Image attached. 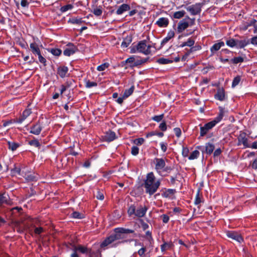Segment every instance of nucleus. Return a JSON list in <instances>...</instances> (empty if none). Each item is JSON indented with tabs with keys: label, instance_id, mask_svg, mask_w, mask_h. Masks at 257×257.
Returning a JSON list of instances; mask_svg holds the SVG:
<instances>
[{
	"label": "nucleus",
	"instance_id": "obj_2",
	"mask_svg": "<svg viewBox=\"0 0 257 257\" xmlns=\"http://www.w3.org/2000/svg\"><path fill=\"white\" fill-rule=\"evenodd\" d=\"M134 230L124 228H116L114 229V233L111 234L106 238L100 244L101 247H104L111 244L115 241L125 238V234L132 233Z\"/></svg>",
	"mask_w": 257,
	"mask_h": 257
},
{
	"label": "nucleus",
	"instance_id": "obj_3",
	"mask_svg": "<svg viewBox=\"0 0 257 257\" xmlns=\"http://www.w3.org/2000/svg\"><path fill=\"white\" fill-rule=\"evenodd\" d=\"M155 165V169L157 172L161 176L165 177L173 170L171 166H166L165 161L163 158H155L154 159Z\"/></svg>",
	"mask_w": 257,
	"mask_h": 257
},
{
	"label": "nucleus",
	"instance_id": "obj_30",
	"mask_svg": "<svg viewBox=\"0 0 257 257\" xmlns=\"http://www.w3.org/2000/svg\"><path fill=\"white\" fill-rule=\"evenodd\" d=\"M202 202V196L200 194V191L198 190L196 195L195 204L196 205H199Z\"/></svg>",
	"mask_w": 257,
	"mask_h": 257
},
{
	"label": "nucleus",
	"instance_id": "obj_42",
	"mask_svg": "<svg viewBox=\"0 0 257 257\" xmlns=\"http://www.w3.org/2000/svg\"><path fill=\"white\" fill-rule=\"evenodd\" d=\"M50 52L56 56H60L62 53V51L59 49H51Z\"/></svg>",
	"mask_w": 257,
	"mask_h": 257
},
{
	"label": "nucleus",
	"instance_id": "obj_40",
	"mask_svg": "<svg viewBox=\"0 0 257 257\" xmlns=\"http://www.w3.org/2000/svg\"><path fill=\"white\" fill-rule=\"evenodd\" d=\"M240 80H241V77L240 76H237L236 77H235L233 80V81L232 83V87H234L236 85H237L239 84V83L240 82Z\"/></svg>",
	"mask_w": 257,
	"mask_h": 257
},
{
	"label": "nucleus",
	"instance_id": "obj_38",
	"mask_svg": "<svg viewBox=\"0 0 257 257\" xmlns=\"http://www.w3.org/2000/svg\"><path fill=\"white\" fill-rule=\"evenodd\" d=\"M71 216L74 218L82 219L84 218V214L75 211L71 214Z\"/></svg>",
	"mask_w": 257,
	"mask_h": 257
},
{
	"label": "nucleus",
	"instance_id": "obj_22",
	"mask_svg": "<svg viewBox=\"0 0 257 257\" xmlns=\"http://www.w3.org/2000/svg\"><path fill=\"white\" fill-rule=\"evenodd\" d=\"M215 98L220 101H223L225 99V93L223 88H219L217 90V93L215 94Z\"/></svg>",
	"mask_w": 257,
	"mask_h": 257
},
{
	"label": "nucleus",
	"instance_id": "obj_33",
	"mask_svg": "<svg viewBox=\"0 0 257 257\" xmlns=\"http://www.w3.org/2000/svg\"><path fill=\"white\" fill-rule=\"evenodd\" d=\"M226 44L230 47H234L235 46H236V44L235 43V39L233 38H230L227 40L226 42Z\"/></svg>",
	"mask_w": 257,
	"mask_h": 257
},
{
	"label": "nucleus",
	"instance_id": "obj_44",
	"mask_svg": "<svg viewBox=\"0 0 257 257\" xmlns=\"http://www.w3.org/2000/svg\"><path fill=\"white\" fill-rule=\"evenodd\" d=\"M164 116V114L159 115H155L152 117V119L157 122H160L162 120Z\"/></svg>",
	"mask_w": 257,
	"mask_h": 257
},
{
	"label": "nucleus",
	"instance_id": "obj_14",
	"mask_svg": "<svg viewBox=\"0 0 257 257\" xmlns=\"http://www.w3.org/2000/svg\"><path fill=\"white\" fill-rule=\"evenodd\" d=\"M30 129V133L35 135H38L41 133L42 130V127L40 124L39 122H38L35 124L32 125Z\"/></svg>",
	"mask_w": 257,
	"mask_h": 257
},
{
	"label": "nucleus",
	"instance_id": "obj_13",
	"mask_svg": "<svg viewBox=\"0 0 257 257\" xmlns=\"http://www.w3.org/2000/svg\"><path fill=\"white\" fill-rule=\"evenodd\" d=\"M31 113V111L30 109H26L25 110L22 115H21L19 118L14 119V121L15 122L17 123H22L28 116H29Z\"/></svg>",
	"mask_w": 257,
	"mask_h": 257
},
{
	"label": "nucleus",
	"instance_id": "obj_16",
	"mask_svg": "<svg viewBox=\"0 0 257 257\" xmlns=\"http://www.w3.org/2000/svg\"><path fill=\"white\" fill-rule=\"evenodd\" d=\"M148 210L146 206H140L136 210L135 215L138 217H143L145 216Z\"/></svg>",
	"mask_w": 257,
	"mask_h": 257
},
{
	"label": "nucleus",
	"instance_id": "obj_15",
	"mask_svg": "<svg viewBox=\"0 0 257 257\" xmlns=\"http://www.w3.org/2000/svg\"><path fill=\"white\" fill-rule=\"evenodd\" d=\"M116 139V135L114 132L109 131L105 134L104 140L106 142H111Z\"/></svg>",
	"mask_w": 257,
	"mask_h": 257
},
{
	"label": "nucleus",
	"instance_id": "obj_1",
	"mask_svg": "<svg viewBox=\"0 0 257 257\" xmlns=\"http://www.w3.org/2000/svg\"><path fill=\"white\" fill-rule=\"evenodd\" d=\"M160 185V180H156L154 173L150 172L147 174L141 186L145 189L146 194L152 196L157 192Z\"/></svg>",
	"mask_w": 257,
	"mask_h": 257
},
{
	"label": "nucleus",
	"instance_id": "obj_31",
	"mask_svg": "<svg viewBox=\"0 0 257 257\" xmlns=\"http://www.w3.org/2000/svg\"><path fill=\"white\" fill-rule=\"evenodd\" d=\"M134 86H132L131 88H130L128 89H126L123 95L124 96V98H127L129 96H130L133 92L134 90Z\"/></svg>",
	"mask_w": 257,
	"mask_h": 257
},
{
	"label": "nucleus",
	"instance_id": "obj_32",
	"mask_svg": "<svg viewBox=\"0 0 257 257\" xmlns=\"http://www.w3.org/2000/svg\"><path fill=\"white\" fill-rule=\"evenodd\" d=\"M29 144L31 146H34L38 148H40L41 147L40 143L38 140L36 139L30 141L29 142Z\"/></svg>",
	"mask_w": 257,
	"mask_h": 257
},
{
	"label": "nucleus",
	"instance_id": "obj_41",
	"mask_svg": "<svg viewBox=\"0 0 257 257\" xmlns=\"http://www.w3.org/2000/svg\"><path fill=\"white\" fill-rule=\"evenodd\" d=\"M97 85V83L95 82H91L89 80L85 81V86L87 88H91L92 87H95Z\"/></svg>",
	"mask_w": 257,
	"mask_h": 257
},
{
	"label": "nucleus",
	"instance_id": "obj_35",
	"mask_svg": "<svg viewBox=\"0 0 257 257\" xmlns=\"http://www.w3.org/2000/svg\"><path fill=\"white\" fill-rule=\"evenodd\" d=\"M200 154V153L197 150H195L193 152H192L189 157H188V159L189 160H194L195 159H196L198 158Z\"/></svg>",
	"mask_w": 257,
	"mask_h": 257
},
{
	"label": "nucleus",
	"instance_id": "obj_48",
	"mask_svg": "<svg viewBox=\"0 0 257 257\" xmlns=\"http://www.w3.org/2000/svg\"><path fill=\"white\" fill-rule=\"evenodd\" d=\"M145 142V140L143 138L136 139L134 140V143L136 145H141Z\"/></svg>",
	"mask_w": 257,
	"mask_h": 257
},
{
	"label": "nucleus",
	"instance_id": "obj_19",
	"mask_svg": "<svg viewBox=\"0 0 257 257\" xmlns=\"http://www.w3.org/2000/svg\"><path fill=\"white\" fill-rule=\"evenodd\" d=\"M235 43L236 44L235 47L237 48H243L244 47L249 44V40H246L245 39L243 40L235 39Z\"/></svg>",
	"mask_w": 257,
	"mask_h": 257
},
{
	"label": "nucleus",
	"instance_id": "obj_55",
	"mask_svg": "<svg viewBox=\"0 0 257 257\" xmlns=\"http://www.w3.org/2000/svg\"><path fill=\"white\" fill-rule=\"evenodd\" d=\"M159 128L162 131H165L167 130V125L165 121H163L159 125Z\"/></svg>",
	"mask_w": 257,
	"mask_h": 257
},
{
	"label": "nucleus",
	"instance_id": "obj_59",
	"mask_svg": "<svg viewBox=\"0 0 257 257\" xmlns=\"http://www.w3.org/2000/svg\"><path fill=\"white\" fill-rule=\"evenodd\" d=\"M160 145L162 151L164 153L166 152L167 150V144L166 143H161Z\"/></svg>",
	"mask_w": 257,
	"mask_h": 257
},
{
	"label": "nucleus",
	"instance_id": "obj_49",
	"mask_svg": "<svg viewBox=\"0 0 257 257\" xmlns=\"http://www.w3.org/2000/svg\"><path fill=\"white\" fill-rule=\"evenodd\" d=\"M38 56L39 60L40 63L43 64L44 66L46 65V59L42 56L41 53L37 55Z\"/></svg>",
	"mask_w": 257,
	"mask_h": 257
},
{
	"label": "nucleus",
	"instance_id": "obj_39",
	"mask_svg": "<svg viewBox=\"0 0 257 257\" xmlns=\"http://www.w3.org/2000/svg\"><path fill=\"white\" fill-rule=\"evenodd\" d=\"M109 64L108 63H104L97 67V70L99 71H102L107 68Z\"/></svg>",
	"mask_w": 257,
	"mask_h": 257
},
{
	"label": "nucleus",
	"instance_id": "obj_34",
	"mask_svg": "<svg viewBox=\"0 0 257 257\" xmlns=\"http://www.w3.org/2000/svg\"><path fill=\"white\" fill-rule=\"evenodd\" d=\"M73 8V5L71 4H68L60 8V11L62 13L66 12V11L71 10Z\"/></svg>",
	"mask_w": 257,
	"mask_h": 257
},
{
	"label": "nucleus",
	"instance_id": "obj_47",
	"mask_svg": "<svg viewBox=\"0 0 257 257\" xmlns=\"http://www.w3.org/2000/svg\"><path fill=\"white\" fill-rule=\"evenodd\" d=\"M171 247V244L165 242L164 244H162L161 246V250L162 251H164L165 250L168 249Z\"/></svg>",
	"mask_w": 257,
	"mask_h": 257
},
{
	"label": "nucleus",
	"instance_id": "obj_58",
	"mask_svg": "<svg viewBox=\"0 0 257 257\" xmlns=\"http://www.w3.org/2000/svg\"><path fill=\"white\" fill-rule=\"evenodd\" d=\"M96 197L97 199L102 200L104 199L103 194L100 191H98L96 194Z\"/></svg>",
	"mask_w": 257,
	"mask_h": 257
},
{
	"label": "nucleus",
	"instance_id": "obj_21",
	"mask_svg": "<svg viewBox=\"0 0 257 257\" xmlns=\"http://www.w3.org/2000/svg\"><path fill=\"white\" fill-rule=\"evenodd\" d=\"M131 9V7L130 5L125 4H123L120 6L117 11H116V14L118 15H121L124 12L129 11Z\"/></svg>",
	"mask_w": 257,
	"mask_h": 257
},
{
	"label": "nucleus",
	"instance_id": "obj_10",
	"mask_svg": "<svg viewBox=\"0 0 257 257\" xmlns=\"http://www.w3.org/2000/svg\"><path fill=\"white\" fill-rule=\"evenodd\" d=\"M77 50V47L72 43H69L64 50L63 53L65 56H70Z\"/></svg>",
	"mask_w": 257,
	"mask_h": 257
},
{
	"label": "nucleus",
	"instance_id": "obj_50",
	"mask_svg": "<svg viewBox=\"0 0 257 257\" xmlns=\"http://www.w3.org/2000/svg\"><path fill=\"white\" fill-rule=\"evenodd\" d=\"M139 149L136 146H133L132 148L131 153L134 156H136L139 154Z\"/></svg>",
	"mask_w": 257,
	"mask_h": 257
},
{
	"label": "nucleus",
	"instance_id": "obj_7",
	"mask_svg": "<svg viewBox=\"0 0 257 257\" xmlns=\"http://www.w3.org/2000/svg\"><path fill=\"white\" fill-rule=\"evenodd\" d=\"M241 144L243 145L244 148H250V144L248 143V140L246 137L245 133H241L238 137V144L237 145L239 146Z\"/></svg>",
	"mask_w": 257,
	"mask_h": 257
},
{
	"label": "nucleus",
	"instance_id": "obj_57",
	"mask_svg": "<svg viewBox=\"0 0 257 257\" xmlns=\"http://www.w3.org/2000/svg\"><path fill=\"white\" fill-rule=\"evenodd\" d=\"M174 131L176 137L179 138L181 135V131L180 128L179 127H176L174 129Z\"/></svg>",
	"mask_w": 257,
	"mask_h": 257
},
{
	"label": "nucleus",
	"instance_id": "obj_46",
	"mask_svg": "<svg viewBox=\"0 0 257 257\" xmlns=\"http://www.w3.org/2000/svg\"><path fill=\"white\" fill-rule=\"evenodd\" d=\"M147 61V59H144L141 60H138L137 61H135L134 64H133L131 66H136L138 65H141L144 63H145Z\"/></svg>",
	"mask_w": 257,
	"mask_h": 257
},
{
	"label": "nucleus",
	"instance_id": "obj_60",
	"mask_svg": "<svg viewBox=\"0 0 257 257\" xmlns=\"http://www.w3.org/2000/svg\"><path fill=\"white\" fill-rule=\"evenodd\" d=\"M128 213L130 215L136 214V209L134 206H131L128 210Z\"/></svg>",
	"mask_w": 257,
	"mask_h": 257
},
{
	"label": "nucleus",
	"instance_id": "obj_25",
	"mask_svg": "<svg viewBox=\"0 0 257 257\" xmlns=\"http://www.w3.org/2000/svg\"><path fill=\"white\" fill-rule=\"evenodd\" d=\"M132 39L131 36H127L123 39V41L121 43V46L123 48H126L132 42Z\"/></svg>",
	"mask_w": 257,
	"mask_h": 257
},
{
	"label": "nucleus",
	"instance_id": "obj_36",
	"mask_svg": "<svg viewBox=\"0 0 257 257\" xmlns=\"http://www.w3.org/2000/svg\"><path fill=\"white\" fill-rule=\"evenodd\" d=\"M69 22L73 24H81L84 22L82 18H72Z\"/></svg>",
	"mask_w": 257,
	"mask_h": 257
},
{
	"label": "nucleus",
	"instance_id": "obj_63",
	"mask_svg": "<svg viewBox=\"0 0 257 257\" xmlns=\"http://www.w3.org/2000/svg\"><path fill=\"white\" fill-rule=\"evenodd\" d=\"M175 36V32L173 30H170L167 34V37L169 38L170 39L173 38Z\"/></svg>",
	"mask_w": 257,
	"mask_h": 257
},
{
	"label": "nucleus",
	"instance_id": "obj_45",
	"mask_svg": "<svg viewBox=\"0 0 257 257\" xmlns=\"http://www.w3.org/2000/svg\"><path fill=\"white\" fill-rule=\"evenodd\" d=\"M256 22V21L254 19L251 20L248 22H247L245 24V30H246L248 27L251 26H254L255 23Z\"/></svg>",
	"mask_w": 257,
	"mask_h": 257
},
{
	"label": "nucleus",
	"instance_id": "obj_24",
	"mask_svg": "<svg viewBox=\"0 0 257 257\" xmlns=\"http://www.w3.org/2000/svg\"><path fill=\"white\" fill-rule=\"evenodd\" d=\"M214 146L213 144L211 143H207L205 146V152L207 154L210 155L212 153L213 150H214Z\"/></svg>",
	"mask_w": 257,
	"mask_h": 257
},
{
	"label": "nucleus",
	"instance_id": "obj_52",
	"mask_svg": "<svg viewBox=\"0 0 257 257\" xmlns=\"http://www.w3.org/2000/svg\"><path fill=\"white\" fill-rule=\"evenodd\" d=\"M7 198L5 194H0V205L4 203H7Z\"/></svg>",
	"mask_w": 257,
	"mask_h": 257
},
{
	"label": "nucleus",
	"instance_id": "obj_56",
	"mask_svg": "<svg viewBox=\"0 0 257 257\" xmlns=\"http://www.w3.org/2000/svg\"><path fill=\"white\" fill-rule=\"evenodd\" d=\"M189 151L188 148L183 147L182 149V155L184 157H186L188 156Z\"/></svg>",
	"mask_w": 257,
	"mask_h": 257
},
{
	"label": "nucleus",
	"instance_id": "obj_17",
	"mask_svg": "<svg viewBox=\"0 0 257 257\" xmlns=\"http://www.w3.org/2000/svg\"><path fill=\"white\" fill-rule=\"evenodd\" d=\"M224 46V43L223 41H219L218 43L214 44L211 48L210 51L211 55H213L214 53L218 51L221 47Z\"/></svg>",
	"mask_w": 257,
	"mask_h": 257
},
{
	"label": "nucleus",
	"instance_id": "obj_6",
	"mask_svg": "<svg viewBox=\"0 0 257 257\" xmlns=\"http://www.w3.org/2000/svg\"><path fill=\"white\" fill-rule=\"evenodd\" d=\"M203 4L201 3H196L189 7H186V10L190 12L193 16L199 15L201 12V8Z\"/></svg>",
	"mask_w": 257,
	"mask_h": 257
},
{
	"label": "nucleus",
	"instance_id": "obj_4",
	"mask_svg": "<svg viewBox=\"0 0 257 257\" xmlns=\"http://www.w3.org/2000/svg\"><path fill=\"white\" fill-rule=\"evenodd\" d=\"M224 116V111L221 109L218 116L213 120L200 127V137L205 136L218 122L221 121Z\"/></svg>",
	"mask_w": 257,
	"mask_h": 257
},
{
	"label": "nucleus",
	"instance_id": "obj_23",
	"mask_svg": "<svg viewBox=\"0 0 257 257\" xmlns=\"http://www.w3.org/2000/svg\"><path fill=\"white\" fill-rule=\"evenodd\" d=\"M169 20L166 18H160L156 22V24L160 27H167L169 25Z\"/></svg>",
	"mask_w": 257,
	"mask_h": 257
},
{
	"label": "nucleus",
	"instance_id": "obj_53",
	"mask_svg": "<svg viewBox=\"0 0 257 257\" xmlns=\"http://www.w3.org/2000/svg\"><path fill=\"white\" fill-rule=\"evenodd\" d=\"M161 218L162 219L163 222L164 223H168L170 219L169 216L166 214H163L161 216Z\"/></svg>",
	"mask_w": 257,
	"mask_h": 257
},
{
	"label": "nucleus",
	"instance_id": "obj_43",
	"mask_svg": "<svg viewBox=\"0 0 257 257\" xmlns=\"http://www.w3.org/2000/svg\"><path fill=\"white\" fill-rule=\"evenodd\" d=\"M92 13L96 16H100L102 15V11L101 8H96L93 9Z\"/></svg>",
	"mask_w": 257,
	"mask_h": 257
},
{
	"label": "nucleus",
	"instance_id": "obj_8",
	"mask_svg": "<svg viewBox=\"0 0 257 257\" xmlns=\"http://www.w3.org/2000/svg\"><path fill=\"white\" fill-rule=\"evenodd\" d=\"M226 235L228 237L238 242H241L243 240V238L241 236L240 234L235 231H228L226 232Z\"/></svg>",
	"mask_w": 257,
	"mask_h": 257
},
{
	"label": "nucleus",
	"instance_id": "obj_64",
	"mask_svg": "<svg viewBox=\"0 0 257 257\" xmlns=\"http://www.w3.org/2000/svg\"><path fill=\"white\" fill-rule=\"evenodd\" d=\"M250 43L253 45H257V36H254L251 39Z\"/></svg>",
	"mask_w": 257,
	"mask_h": 257
},
{
	"label": "nucleus",
	"instance_id": "obj_61",
	"mask_svg": "<svg viewBox=\"0 0 257 257\" xmlns=\"http://www.w3.org/2000/svg\"><path fill=\"white\" fill-rule=\"evenodd\" d=\"M21 5L23 7H28L29 3L27 1V0H22Z\"/></svg>",
	"mask_w": 257,
	"mask_h": 257
},
{
	"label": "nucleus",
	"instance_id": "obj_12",
	"mask_svg": "<svg viewBox=\"0 0 257 257\" xmlns=\"http://www.w3.org/2000/svg\"><path fill=\"white\" fill-rule=\"evenodd\" d=\"M68 72V68L66 66H60L57 68V73L61 78L68 76L69 75Z\"/></svg>",
	"mask_w": 257,
	"mask_h": 257
},
{
	"label": "nucleus",
	"instance_id": "obj_11",
	"mask_svg": "<svg viewBox=\"0 0 257 257\" xmlns=\"http://www.w3.org/2000/svg\"><path fill=\"white\" fill-rule=\"evenodd\" d=\"M189 22L186 20V19H184L181 21L178 24L177 26V32L178 33H181L187 28L189 27Z\"/></svg>",
	"mask_w": 257,
	"mask_h": 257
},
{
	"label": "nucleus",
	"instance_id": "obj_20",
	"mask_svg": "<svg viewBox=\"0 0 257 257\" xmlns=\"http://www.w3.org/2000/svg\"><path fill=\"white\" fill-rule=\"evenodd\" d=\"M30 49L32 53L35 55H37L41 53V51L39 45L35 42H33L30 44Z\"/></svg>",
	"mask_w": 257,
	"mask_h": 257
},
{
	"label": "nucleus",
	"instance_id": "obj_51",
	"mask_svg": "<svg viewBox=\"0 0 257 257\" xmlns=\"http://www.w3.org/2000/svg\"><path fill=\"white\" fill-rule=\"evenodd\" d=\"M185 50L186 51L185 52L186 56H188L192 52L197 51V49L196 47H192L190 49H186Z\"/></svg>",
	"mask_w": 257,
	"mask_h": 257
},
{
	"label": "nucleus",
	"instance_id": "obj_27",
	"mask_svg": "<svg viewBox=\"0 0 257 257\" xmlns=\"http://www.w3.org/2000/svg\"><path fill=\"white\" fill-rule=\"evenodd\" d=\"M185 14L186 13L184 11H177L174 13L173 18L179 19L183 18L185 16Z\"/></svg>",
	"mask_w": 257,
	"mask_h": 257
},
{
	"label": "nucleus",
	"instance_id": "obj_29",
	"mask_svg": "<svg viewBox=\"0 0 257 257\" xmlns=\"http://www.w3.org/2000/svg\"><path fill=\"white\" fill-rule=\"evenodd\" d=\"M195 43V41L191 38L188 39L186 42H183L180 46L181 47H184L185 46H189L192 47L194 45Z\"/></svg>",
	"mask_w": 257,
	"mask_h": 257
},
{
	"label": "nucleus",
	"instance_id": "obj_37",
	"mask_svg": "<svg viewBox=\"0 0 257 257\" xmlns=\"http://www.w3.org/2000/svg\"><path fill=\"white\" fill-rule=\"evenodd\" d=\"M243 61H244L243 58H242V57H240V56L234 57L231 60V62L232 63H233V64H238L239 63H241V62H243Z\"/></svg>",
	"mask_w": 257,
	"mask_h": 257
},
{
	"label": "nucleus",
	"instance_id": "obj_9",
	"mask_svg": "<svg viewBox=\"0 0 257 257\" xmlns=\"http://www.w3.org/2000/svg\"><path fill=\"white\" fill-rule=\"evenodd\" d=\"M73 251H77L83 254H91L92 250L90 248L86 246L79 244L78 245H74Z\"/></svg>",
	"mask_w": 257,
	"mask_h": 257
},
{
	"label": "nucleus",
	"instance_id": "obj_26",
	"mask_svg": "<svg viewBox=\"0 0 257 257\" xmlns=\"http://www.w3.org/2000/svg\"><path fill=\"white\" fill-rule=\"evenodd\" d=\"M8 144L9 149L12 151L16 150L17 148L20 146V145L18 143H16L14 142H8Z\"/></svg>",
	"mask_w": 257,
	"mask_h": 257
},
{
	"label": "nucleus",
	"instance_id": "obj_62",
	"mask_svg": "<svg viewBox=\"0 0 257 257\" xmlns=\"http://www.w3.org/2000/svg\"><path fill=\"white\" fill-rule=\"evenodd\" d=\"M43 231L42 227H36L35 228L34 232L36 234H40Z\"/></svg>",
	"mask_w": 257,
	"mask_h": 257
},
{
	"label": "nucleus",
	"instance_id": "obj_28",
	"mask_svg": "<svg viewBox=\"0 0 257 257\" xmlns=\"http://www.w3.org/2000/svg\"><path fill=\"white\" fill-rule=\"evenodd\" d=\"M157 62L161 64H167L172 63L173 60L164 58H160L157 60Z\"/></svg>",
	"mask_w": 257,
	"mask_h": 257
},
{
	"label": "nucleus",
	"instance_id": "obj_5",
	"mask_svg": "<svg viewBox=\"0 0 257 257\" xmlns=\"http://www.w3.org/2000/svg\"><path fill=\"white\" fill-rule=\"evenodd\" d=\"M152 46L147 44L146 40L140 41L137 45L133 46L131 49V53H135L137 52L142 53L146 55L151 53V48Z\"/></svg>",
	"mask_w": 257,
	"mask_h": 257
},
{
	"label": "nucleus",
	"instance_id": "obj_18",
	"mask_svg": "<svg viewBox=\"0 0 257 257\" xmlns=\"http://www.w3.org/2000/svg\"><path fill=\"white\" fill-rule=\"evenodd\" d=\"M162 196L165 198H171L175 193L176 190L172 189H164L162 190Z\"/></svg>",
	"mask_w": 257,
	"mask_h": 257
},
{
	"label": "nucleus",
	"instance_id": "obj_54",
	"mask_svg": "<svg viewBox=\"0 0 257 257\" xmlns=\"http://www.w3.org/2000/svg\"><path fill=\"white\" fill-rule=\"evenodd\" d=\"M185 19H186V20H188L189 21L188 22L190 26H192L195 24V18H190L189 16H186Z\"/></svg>",
	"mask_w": 257,
	"mask_h": 257
}]
</instances>
